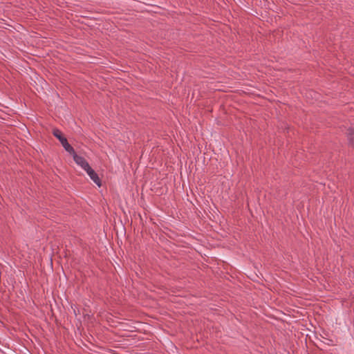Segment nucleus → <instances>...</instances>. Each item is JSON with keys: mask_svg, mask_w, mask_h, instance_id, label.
Returning <instances> with one entry per match:
<instances>
[{"mask_svg": "<svg viewBox=\"0 0 354 354\" xmlns=\"http://www.w3.org/2000/svg\"><path fill=\"white\" fill-rule=\"evenodd\" d=\"M71 154L73 156L74 161L78 166H80L84 171L88 169L90 165L84 157L78 156L75 151H73V153H71Z\"/></svg>", "mask_w": 354, "mask_h": 354, "instance_id": "nucleus-2", "label": "nucleus"}, {"mask_svg": "<svg viewBox=\"0 0 354 354\" xmlns=\"http://www.w3.org/2000/svg\"><path fill=\"white\" fill-rule=\"evenodd\" d=\"M87 174L89 176L90 178L98 186H101V181L100 179L98 177V175L95 173V171L89 167L88 169H87L85 171Z\"/></svg>", "mask_w": 354, "mask_h": 354, "instance_id": "nucleus-3", "label": "nucleus"}, {"mask_svg": "<svg viewBox=\"0 0 354 354\" xmlns=\"http://www.w3.org/2000/svg\"><path fill=\"white\" fill-rule=\"evenodd\" d=\"M53 135L60 141L64 149L70 154L75 151L73 147L68 142L67 139L62 136V132L58 129L53 131Z\"/></svg>", "mask_w": 354, "mask_h": 354, "instance_id": "nucleus-1", "label": "nucleus"}, {"mask_svg": "<svg viewBox=\"0 0 354 354\" xmlns=\"http://www.w3.org/2000/svg\"><path fill=\"white\" fill-rule=\"evenodd\" d=\"M348 139L349 140V141L351 142L354 144V129H351L348 130Z\"/></svg>", "mask_w": 354, "mask_h": 354, "instance_id": "nucleus-4", "label": "nucleus"}]
</instances>
